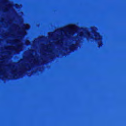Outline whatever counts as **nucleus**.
I'll return each instance as SVG.
<instances>
[{"instance_id":"11","label":"nucleus","mask_w":126,"mask_h":126,"mask_svg":"<svg viewBox=\"0 0 126 126\" xmlns=\"http://www.w3.org/2000/svg\"><path fill=\"white\" fill-rule=\"evenodd\" d=\"M15 76H16V75H14V76H13V78H15Z\"/></svg>"},{"instance_id":"10","label":"nucleus","mask_w":126,"mask_h":126,"mask_svg":"<svg viewBox=\"0 0 126 126\" xmlns=\"http://www.w3.org/2000/svg\"><path fill=\"white\" fill-rule=\"evenodd\" d=\"M4 11L6 12L7 11V9H6Z\"/></svg>"},{"instance_id":"6","label":"nucleus","mask_w":126,"mask_h":126,"mask_svg":"<svg viewBox=\"0 0 126 126\" xmlns=\"http://www.w3.org/2000/svg\"><path fill=\"white\" fill-rule=\"evenodd\" d=\"M81 29L84 31L85 30V28H83V27H81Z\"/></svg>"},{"instance_id":"1","label":"nucleus","mask_w":126,"mask_h":126,"mask_svg":"<svg viewBox=\"0 0 126 126\" xmlns=\"http://www.w3.org/2000/svg\"><path fill=\"white\" fill-rule=\"evenodd\" d=\"M76 48V46L74 44H72L70 47V50L71 51H74V49Z\"/></svg>"},{"instance_id":"3","label":"nucleus","mask_w":126,"mask_h":126,"mask_svg":"<svg viewBox=\"0 0 126 126\" xmlns=\"http://www.w3.org/2000/svg\"><path fill=\"white\" fill-rule=\"evenodd\" d=\"M92 32L95 33L94 36L96 38H97L99 35V33L96 32L94 30H92Z\"/></svg>"},{"instance_id":"9","label":"nucleus","mask_w":126,"mask_h":126,"mask_svg":"<svg viewBox=\"0 0 126 126\" xmlns=\"http://www.w3.org/2000/svg\"><path fill=\"white\" fill-rule=\"evenodd\" d=\"M65 29H67V30L69 29V28H68V27H65Z\"/></svg>"},{"instance_id":"4","label":"nucleus","mask_w":126,"mask_h":126,"mask_svg":"<svg viewBox=\"0 0 126 126\" xmlns=\"http://www.w3.org/2000/svg\"><path fill=\"white\" fill-rule=\"evenodd\" d=\"M79 36L80 37H83L84 36V33L83 32H81L79 34Z\"/></svg>"},{"instance_id":"8","label":"nucleus","mask_w":126,"mask_h":126,"mask_svg":"<svg viewBox=\"0 0 126 126\" xmlns=\"http://www.w3.org/2000/svg\"><path fill=\"white\" fill-rule=\"evenodd\" d=\"M72 27H76V26L75 25H73L72 26Z\"/></svg>"},{"instance_id":"13","label":"nucleus","mask_w":126,"mask_h":126,"mask_svg":"<svg viewBox=\"0 0 126 126\" xmlns=\"http://www.w3.org/2000/svg\"><path fill=\"white\" fill-rule=\"evenodd\" d=\"M18 48H19V46H17Z\"/></svg>"},{"instance_id":"2","label":"nucleus","mask_w":126,"mask_h":126,"mask_svg":"<svg viewBox=\"0 0 126 126\" xmlns=\"http://www.w3.org/2000/svg\"><path fill=\"white\" fill-rule=\"evenodd\" d=\"M86 32V35L89 37H90L91 39H93V36H91V34L87 30H86L85 31Z\"/></svg>"},{"instance_id":"12","label":"nucleus","mask_w":126,"mask_h":126,"mask_svg":"<svg viewBox=\"0 0 126 126\" xmlns=\"http://www.w3.org/2000/svg\"><path fill=\"white\" fill-rule=\"evenodd\" d=\"M16 6H18V5H16Z\"/></svg>"},{"instance_id":"7","label":"nucleus","mask_w":126,"mask_h":126,"mask_svg":"<svg viewBox=\"0 0 126 126\" xmlns=\"http://www.w3.org/2000/svg\"><path fill=\"white\" fill-rule=\"evenodd\" d=\"M22 33L24 34V35H25L26 34V32L24 31H22Z\"/></svg>"},{"instance_id":"5","label":"nucleus","mask_w":126,"mask_h":126,"mask_svg":"<svg viewBox=\"0 0 126 126\" xmlns=\"http://www.w3.org/2000/svg\"><path fill=\"white\" fill-rule=\"evenodd\" d=\"M98 46H99V48H100V47H101V46H102V44H101V43H99V44H98Z\"/></svg>"}]
</instances>
